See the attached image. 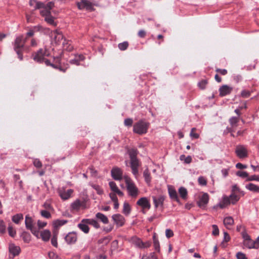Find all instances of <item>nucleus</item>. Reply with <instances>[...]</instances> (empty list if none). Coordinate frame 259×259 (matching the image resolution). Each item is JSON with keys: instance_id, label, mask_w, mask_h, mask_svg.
Masks as SVG:
<instances>
[{"instance_id": "obj_1", "label": "nucleus", "mask_w": 259, "mask_h": 259, "mask_svg": "<svg viewBox=\"0 0 259 259\" xmlns=\"http://www.w3.org/2000/svg\"><path fill=\"white\" fill-rule=\"evenodd\" d=\"M123 179L126 185L128 195L133 198H137L140 194V190L135 183L128 176H124Z\"/></svg>"}, {"instance_id": "obj_2", "label": "nucleus", "mask_w": 259, "mask_h": 259, "mask_svg": "<svg viewBox=\"0 0 259 259\" xmlns=\"http://www.w3.org/2000/svg\"><path fill=\"white\" fill-rule=\"evenodd\" d=\"M26 40L23 35H20L16 37L14 43V49L18 56L20 60L23 59L22 50Z\"/></svg>"}, {"instance_id": "obj_3", "label": "nucleus", "mask_w": 259, "mask_h": 259, "mask_svg": "<svg viewBox=\"0 0 259 259\" xmlns=\"http://www.w3.org/2000/svg\"><path fill=\"white\" fill-rule=\"evenodd\" d=\"M242 236L243 238V245L249 249L258 248L259 247V236L256 240L253 241L251 239L250 236L245 232L242 233Z\"/></svg>"}, {"instance_id": "obj_4", "label": "nucleus", "mask_w": 259, "mask_h": 259, "mask_svg": "<svg viewBox=\"0 0 259 259\" xmlns=\"http://www.w3.org/2000/svg\"><path fill=\"white\" fill-rule=\"evenodd\" d=\"M149 126V122L141 120L134 124L133 132L139 135L145 134L147 132Z\"/></svg>"}, {"instance_id": "obj_5", "label": "nucleus", "mask_w": 259, "mask_h": 259, "mask_svg": "<svg viewBox=\"0 0 259 259\" xmlns=\"http://www.w3.org/2000/svg\"><path fill=\"white\" fill-rule=\"evenodd\" d=\"M85 207V201L77 199L71 203L70 210L72 212H78L80 209H84Z\"/></svg>"}, {"instance_id": "obj_6", "label": "nucleus", "mask_w": 259, "mask_h": 259, "mask_svg": "<svg viewBox=\"0 0 259 259\" xmlns=\"http://www.w3.org/2000/svg\"><path fill=\"white\" fill-rule=\"evenodd\" d=\"M50 55V53L47 49L44 50L40 49L33 55V58L35 61L41 63L43 62L45 57H48Z\"/></svg>"}, {"instance_id": "obj_7", "label": "nucleus", "mask_w": 259, "mask_h": 259, "mask_svg": "<svg viewBox=\"0 0 259 259\" xmlns=\"http://www.w3.org/2000/svg\"><path fill=\"white\" fill-rule=\"evenodd\" d=\"M54 60L56 61V63H58V64H55L54 63H51V62L46 59H44V61L45 64L47 66H50L53 67V68L59 69L60 70L65 72L66 70L69 67L68 64H66V66H63L60 63V59L59 57L57 58H55Z\"/></svg>"}, {"instance_id": "obj_8", "label": "nucleus", "mask_w": 259, "mask_h": 259, "mask_svg": "<svg viewBox=\"0 0 259 259\" xmlns=\"http://www.w3.org/2000/svg\"><path fill=\"white\" fill-rule=\"evenodd\" d=\"M57 192L62 200H66L71 197L73 193V190L71 189L66 190V189L63 187L59 188L57 189Z\"/></svg>"}, {"instance_id": "obj_9", "label": "nucleus", "mask_w": 259, "mask_h": 259, "mask_svg": "<svg viewBox=\"0 0 259 259\" xmlns=\"http://www.w3.org/2000/svg\"><path fill=\"white\" fill-rule=\"evenodd\" d=\"M137 205L140 206L142 208V212L145 213V210H149L151 208V204L148 198L143 197L140 198L137 201Z\"/></svg>"}, {"instance_id": "obj_10", "label": "nucleus", "mask_w": 259, "mask_h": 259, "mask_svg": "<svg viewBox=\"0 0 259 259\" xmlns=\"http://www.w3.org/2000/svg\"><path fill=\"white\" fill-rule=\"evenodd\" d=\"M231 203L229 201V198L227 195H224L219 202L214 205L213 208L215 209L218 208L224 209L228 207Z\"/></svg>"}, {"instance_id": "obj_11", "label": "nucleus", "mask_w": 259, "mask_h": 259, "mask_svg": "<svg viewBox=\"0 0 259 259\" xmlns=\"http://www.w3.org/2000/svg\"><path fill=\"white\" fill-rule=\"evenodd\" d=\"M235 153L240 158H244L248 156V151L243 145H238L236 147Z\"/></svg>"}, {"instance_id": "obj_12", "label": "nucleus", "mask_w": 259, "mask_h": 259, "mask_svg": "<svg viewBox=\"0 0 259 259\" xmlns=\"http://www.w3.org/2000/svg\"><path fill=\"white\" fill-rule=\"evenodd\" d=\"M25 223L26 228L30 230L34 235H36L38 234V232L33 227L32 219L28 215L25 217Z\"/></svg>"}, {"instance_id": "obj_13", "label": "nucleus", "mask_w": 259, "mask_h": 259, "mask_svg": "<svg viewBox=\"0 0 259 259\" xmlns=\"http://www.w3.org/2000/svg\"><path fill=\"white\" fill-rule=\"evenodd\" d=\"M209 199V195L206 193H204L199 198L197 202L198 206L200 208H204L206 207Z\"/></svg>"}, {"instance_id": "obj_14", "label": "nucleus", "mask_w": 259, "mask_h": 259, "mask_svg": "<svg viewBox=\"0 0 259 259\" xmlns=\"http://www.w3.org/2000/svg\"><path fill=\"white\" fill-rule=\"evenodd\" d=\"M76 5L79 10L85 9L87 10H91L93 9L92 3L87 0H81L80 2L77 3Z\"/></svg>"}, {"instance_id": "obj_15", "label": "nucleus", "mask_w": 259, "mask_h": 259, "mask_svg": "<svg viewBox=\"0 0 259 259\" xmlns=\"http://www.w3.org/2000/svg\"><path fill=\"white\" fill-rule=\"evenodd\" d=\"M111 173L112 178L115 180L119 181L122 179V171L117 167H113L111 171Z\"/></svg>"}, {"instance_id": "obj_16", "label": "nucleus", "mask_w": 259, "mask_h": 259, "mask_svg": "<svg viewBox=\"0 0 259 259\" xmlns=\"http://www.w3.org/2000/svg\"><path fill=\"white\" fill-rule=\"evenodd\" d=\"M131 166L133 174L137 177L138 175V167L139 161L137 158L131 159Z\"/></svg>"}, {"instance_id": "obj_17", "label": "nucleus", "mask_w": 259, "mask_h": 259, "mask_svg": "<svg viewBox=\"0 0 259 259\" xmlns=\"http://www.w3.org/2000/svg\"><path fill=\"white\" fill-rule=\"evenodd\" d=\"M112 218L115 224L118 227H121L124 224V218L120 214H113Z\"/></svg>"}, {"instance_id": "obj_18", "label": "nucleus", "mask_w": 259, "mask_h": 259, "mask_svg": "<svg viewBox=\"0 0 259 259\" xmlns=\"http://www.w3.org/2000/svg\"><path fill=\"white\" fill-rule=\"evenodd\" d=\"M154 206L156 208L160 207H163V202L165 199V197L162 195L156 197L155 196L152 197Z\"/></svg>"}, {"instance_id": "obj_19", "label": "nucleus", "mask_w": 259, "mask_h": 259, "mask_svg": "<svg viewBox=\"0 0 259 259\" xmlns=\"http://www.w3.org/2000/svg\"><path fill=\"white\" fill-rule=\"evenodd\" d=\"M85 57L82 54H75L73 59L69 61V63L71 64L75 65H79L80 62L85 60Z\"/></svg>"}, {"instance_id": "obj_20", "label": "nucleus", "mask_w": 259, "mask_h": 259, "mask_svg": "<svg viewBox=\"0 0 259 259\" xmlns=\"http://www.w3.org/2000/svg\"><path fill=\"white\" fill-rule=\"evenodd\" d=\"M233 90V88L227 85H223L219 89L220 95L222 97L230 94Z\"/></svg>"}, {"instance_id": "obj_21", "label": "nucleus", "mask_w": 259, "mask_h": 259, "mask_svg": "<svg viewBox=\"0 0 259 259\" xmlns=\"http://www.w3.org/2000/svg\"><path fill=\"white\" fill-rule=\"evenodd\" d=\"M89 224L87 221L86 219H82L80 223L78 224V228L81 230L83 233L87 234L89 232L90 228L88 226Z\"/></svg>"}, {"instance_id": "obj_22", "label": "nucleus", "mask_w": 259, "mask_h": 259, "mask_svg": "<svg viewBox=\"0 0 259 259\" xmlns=\"http://www.w3.org/2000/svg\"><path fill=\"white\" fill-rule=\"evenodd\" d=\"M9 250L10 253L12 255V257L13 258L14 256L19 254L20 248L19 246H16L13 243H10L9 244Z\"/></svg>"}, {"instance_id": "obj_23", "label": "nucleus", "mask_w": 259, "mask_h": 259, "mask_svg": "<svg viewBox=\"0 0 259 259\" xmlns=\"http://www.w3.org/2000/svg\"><path fill=\"white\" fill-rule=\"evenodd\" d=\"M77 235L75 232H70L65 237V239L68 244H73L77 240Z\"/></svg>"}, {"instance_id": "obj_24", "label": "nucleus", "mask_w": 259, "mask_h": 259, "mask_svg": "<svg viewBox=\"0 0 259 259\" xmlns=\"http://www.w3.org/2000/svg\"><path fill=\"white\" fill-rule=\"evenodd\" d=\"M109 185L110 189L113 192L112 193H116L118 196L121 197L123 196V193L119 190L114 182H110Z\"/></svg>"}, {"instance_id": "obj_25", "label": "nucleus", "mask_w": 259, "mask_h": 259, "mask_svg": "<svg viewBox=\"0 0 259 259\" xmlns=\"http://www.w3.org/2000/svg\"><path fill=\"white\" fill-rule=\"evenodd\" d=\"M132 242L137 247L139 248H145L148 247L149 246L148 243L145 244L142 240L137 237H133L132 239Z\"/></svg>"}, {"instance_id": "obj_26", "label": "nucleus", "mask_w": 259, "mask_h": 259, "mask_svg": "<svg viewBox=\"0 0 259 259\" xmlns=\"http://www.w3.org/2000/svg\"><path fill=\"white\" fill-rule=\"evenodd\" d=\"M241 196L242 195L240 194L231 193L228 196L230 203L233 205L235 204L239 200Z\"/></svg>"}, {"instance_id": "obj_27", "label": "nucleus", "mask_w": 259, "mask_h": 259, "mask_svg": "<svg viewBox=\"0 0 259 259\" xmlns=\"http://www.w3.org/2000/svg\"><path fill=\"white\" fill-rule=\"evenodd\" d=\"M168 194L171 199L179 202V199L178 196L177 192L175 189L171 187H168Z\"/></svg>"}, {"instance_id": "obj_28", "label": "nucleus", "mask_w": 259, "mask_h": 259, "mask_svg": "<svg viewBox=\"0 0 259 259\" xmlns=\"http://www.w3.org/2000/svg\"><path fill=\"white\" fill-rule=\"evenodd\" d=\"M245 188L250 191L254 193H259V186L253 183H249L246 185Z\"/></svg>"}, {"instance_id": "obj_29", "label": "nucleus", "mask_w": 259, "mask_h": 259, "mask_svg": "<svg viewBox=\"0 0 259 259\" xmlns=\"http://www.w3.org/2000/svg\"><path fill=\"white\" fill-rule=\"evenodd\" d=\"M234 224V220L231 217H227L224 219V224L227 229H230Z\"/></svg>"}, {"instance_id": "obj_30", "label": "nucleus", "mask_w": 259, "mask_h": 259, "mask_svg": "<svg viewBox=\"0 0 259 259\" xmlns=\"http://www.w3.org/2000/svg\"><path fill=\"white\" fill-rule=\"evenodd\" d=\"M52 35L54 36V41L57 44L60 42L63 38L62 34L57 31H54L52 33Z\"/></svg>"}, {"instance_id": "obj_31", "label": "nucleus", "mask_w": 259, "mask_h": 259, "mask_svg": "<svg viewBox=\"0 0 259 259\" xmlns=\"http://www.w3.org/2000/svg\"><path fill=\"white\" fill-rule=\"evenodd\" d=\"M67 221L65 220H56L53 222V225L55 229L63 226L67 223Z\"/></svg>"}, {"instance_id": "obj_32", "label": "nucleus", "mask_w": 259, "mask_h": 259, "mask_svg": "<svg viewBox=\"0 0 259 259\" xmlns=\"http://www.w3.org/2000/svg\"><path fill=\"white\" fill-rule=\"evenodd\" d=\"M42 239L45 241H47L51 237V232L48 230H45L40 233Z\"/></svg>"}, {"instance_id": "obj_33", "label": "nucleus", "mask_w": 259, "mask_h": 259, "mask_svg": "<svg viewBox=\"0 0 259 259\" xmlns=\"http://www.w3.org/2000/svg\"><path fill=\"white\" fill-rule=\"evenodd\" d=\"M23 219V215L22 213H17L12 218V221L16 224H19Z\"/></svg>"}, {"instance_id": "obj_34", "label": "nucleus", "mask_w": 259, "mask_h": 259, "mask_svg": "<svg viewBox=\"0 0 259 259\" xmlns=\"http://www.w3.org/2000/svg\"><path fill=\"white\" fill-rule=\"evenodd\" d=\"M96 217L98 219L100 220L104 224H107L108 223V219L104 214L100 212H98L96 213Z\"/></svg>"}, {"instance_id": "obj_35", "label": "nucleus", "mask_w": 259, "mask_h": 259, "mask_svg": "<svg viewBox=\"0 0 259 259\" xmlns=\"http://www.w3.org/2000/svg\"><path fill=\"white\" fill-rule=\"evenodd\" d=\"M63 49L67 51L70 52L73 50V47L71 45L70 41L64 40L63 42Z\"/></svg>"}, {"instance_id": "obj_36", "label": "nucleus", "mask_w": 259, "mask_h": 259, "mask_svg": "<svg viewBox=\"0 0 259 259\" xmlns=\"http://www.w3.org/2000/svg\"><path fill=\"white\" fill-rule=\"evenodd\" d=\"M45 20L50 25L54 26H56L57 25V23L54 21V17L51 15V14L45 17Z\"/></svg>"}, {"instance_id": "obj_37", "label": "nucleus", "mask_w": 259, "mask_h": 259, "mask_svg": "<svg viewBox=\"0 0 259 259\" xmlns=\"http://www.w3.org/2000/svg\"><path fill=\"white\" fill-rule=\"evenodd\" d=\"M179 193L180 194V196L184 199H185L187 196V189L183 187H181L179 189Z\"/></svg>"}, {"instance_id": "obj_38", "label": "nucleus", "mask_w": 259, "mask_h": 259, "mask_svg": "<svg viewBox=\"0 0 259 259\" xmlns=\"http://www.w3.org/2000/svg\"><path fill=\"white\" fill-rule=\"evenodd\" d=\"M89 225H92L94 227H95L96 229H98L100 227V226L98 222L94 219H86Z\"/></svg>"}, {"instance_id": "obj_39", "label": "nucleus", "mask_w": 259, "mask_h": 259, "mask_svg": "<svg viewBox=\"0 0 259 259\" xmlns=\"http://www.w3.org/2000/svg\"><path fill=\"white\" fill-rule=\"evenodd\" d=\"M131 210L130 205L127 202H125L123 204L122 212L127 215L130 214Z\"/></svg>"}, {"instance_id": "obj_40", "label": "nucleus", "mask_w": 259, "mask_h": 259, "mask_svg": "<svg viewBox=\"0 0 259 259\" xmlns=\"http://www.w3.org/2000/svg\"><path fill=\"white\" fill-rule=\"evenodd\" d=\"M180 159L181 161H183L186 164H189L192 162V157L191 156H188L187 157L185 156V155H181L180 157Z\"/></svg>"}, {"instance_id": "obj_41", "label": "nucleus", "mask_w": 259, "mask_h": 259, "mask_svg": "<svg viewBox=\"0 0 259 259\" xmlns=\"http://www.w3.org/2000/svg\"><path fill=\"white\" fill-rule=\"evenodd\" d=\"M231 193H235L240 194L241 195H244L243 192L240 190V189L239 188L237 185H234L232 186Z\"/></svg>"}, {"instance_id": "obj_42", "label": "nucleus", "mask_w": 259, "mask_h": 259, "mask_svg": "<svg viewBox=\"0 0 259 259\" xmlns=\"http://www.w3.org/2000/svg\"><path fill=\"white\" fill-rule=\"evenodd\" d=\"M154 247L156 251L160 252V244L158 239L154 235L153 237Z\"/></svg>"}, {"instance_id": "obj_43", "label": "nucleus", "mask_w": 259, "mask_h": 259, "mask_svg": "<svg viewBox=\"0 0 259 259\" xmlns=\"http://www.w3.org/2000/svg\"><path fill=\"white\" fill-rule=\"evenodd\" d=\"M91 186L93 189H94L96 191L98 194L102 195L103 194L104 191L99 185L94 184H91Z\"/></svg>"}, {"instance_id": "obj_44", "label": "nucleus", "mask_w": 259, "mask_h": 259, "mask_svg": "<svg viewBox=\"0 0 259 259\" xmlns=\"http://www.w3.org/2000/svg\"><path fill=\"white\" fill-rule=\"evenodd\" d=\"M143 176L145 179V180L147 184L150 183L151 182V177H150V174L149 172V170L148 169H145L143 173Z\"/></svg>"}, {"instance_id": "obj_45", "label": "nucleus", "mask_w": 259, "mask_h": 259, "mask_svg": "<svg viewBox=\"0 0 259 259\" xmlns=\"http://www.w3.org/2000/svg\"><path fill=\"white\" fill-rule=\"evenodd\" d=\"M130 159L137 158V155L138 154V151L135 149H131L128 151Z\"/></svg>"}, {"instance_id": "obj_46", "label": "nucleus", "mask_w": 259, "mask_h": 259, "mask_svg": "<svg viewBox=\"0 0 259 259\" xmlns=\"http://www.w3.org/2000/svg\"><path fill=\"white\" fill-rule=\"evenodd\" d=\"M239 118L236 117H232L229 120L230 123L232 127H236Z\"/></svg>"}, {"instance_id": "obj_47", "label": "nucleus", "mask_w": 259, "mask_h": 259, "mask_svg": "<svg viewBox=\"0 0 259 259\" xmlns=\"http://www.w3.org/2000/svg\"><path fill=\"white\" fill-rule=\"evenodd\" d=\"M128 46V43L127 41H124L123 42L118 44V47L119 50L121 51H124L127 49Z\"/></svg>"}, {"instance_id": "obj_48", "label": "nucleus", "mask_w": 259, "mask_h": 259, "mask_svg": "<svg viewBox=\"0 0 259 259\" xmlns=\"http://www.w3.org/2000/svg\"><path fill=\"white\" fill-rule=\"evenodd\" d=\"M40 13L42 16L46 17L51 14V11L47 8H44L40 11Z\"/></svg>"}, {"instance_id": "obj_49", "label": "nucleus", "mask_w": 259, "mask_h": 259, "mask_svg": "<svg viewBox=\"0 0 259 259\" xmlns=\"http://www.w3.org/2000/svg\"><path fill=\"white\" fill-rule=\"evenodd\" d=\"M236 175L242 178H248L249 177L248 173L243 171H238L236 172Z\"/></svg>"}, {"instance_id": "obj_50", "label": "nucleus", "mask_w": 259, "mask_h": 259, "mask_svg": "<svg viewBox=\"0 0 259 259\" xmlns=\"http://www.w3.org/2000/svg\"><path fill=\"white\" fill-rule=\"evenodd\" d=\"M8 233L10 236L14 237L16 234V230L13 228L12 226H9L8 228Z\"/></svg>"}, {"instance_id": "obj_51", "label": "nucleus", "mask_w": 259, "mask_h": 259, "mask_svg": "<svg viewBox=\"0 0 259 259\" xmlns=\"http://www.w3.org/2000/svg\"><path fill=\"white\" fill-rule=\"evenodd\" d=\"M198 182L200 185L205 186L207 184L206 179L202 176L199 177L198 179Z\"/></svg>"}, {"instance_id": "obj_52", "label": "nucleus", "mask_w": 259, "mask_h": 259, "mask_svg": "<svg viewBox=\"0 0 259 259\" xmlns=\"http://www.w3.org/2000/svg\"><path fill=\"white\" fill-rule=\"evenodd\" d=\"M40 214L42 217L46 219H49L51 217V214L50 212L46 210H41Z\"/></svg>"}, {"instance_id": "obj_53", "label": "nucleus", "mask_w": 259, "mask_h": 259, "mask_svg": "<svg viewBox=\"0 0 259 259\" xmlns=\"http://www.w3.org/2000/svg\"><path fill=\"white\" fill-rule=\"evenodd\" d=\"M212 234L214 236H218L219 234V229L216 225H212Z\"/></svg>"}, {"instance_id": "obj_54", "label": "nucleus", "mask_w": 259, "mask_h": 259, "mask_svg": "<svg viewBox=\"0 0 259 259\" xmlns=\"http://www.w3.org/2000/svg\"><path fill=\"white\" fill-rule=\"evenodd\" d=\"M6 231V226L3 220H0V234H3Z\"/></svg>"}, {"instance_id": "obj_55", "label": "nucleus", "mask_w": 259, "mask_h": 259, "mask_svg": "<svg viewBox=\"0 0 259 259\" xmlns=\"http://www.w3.org/2000/svg\"><path fill=\"white\" fill-rule=\"evenodd\" d=\"M207 84V81L206 80H202L198 83V85L200 89L203 90L205 88Z\"/></svg>"}, {"instance_id": "obj_56", "label": "nucleus", "mask_w": 259, "mask_h": 259, "mask_svg": "<svg viewBox=\"0 0 259 259\" xmlns=\"http://www.w3.org/2000/svg\"><path fill=\"white\" fill-rule=\"evenodd\" d=\"M196 128H192L190 133V136L192 138L194 139H198L199 137V135L198 134L195 133Z\"/></svg>"}, {"instance_id": "obj_57", "label": "nucleus", "mask_w": 259, "mask_h": 259, "mask_svg": "<svg viewBox=\"0 0 259 259\" xmlns=\"http://www.w3.org/2000/svg\"><path fill=\"white\" fill-rule=\"evenodd\" d=\"M34 8L35 9H44L45 8V4L43 3L36 1V5Z\"/></svg>"}, {"instance_id": "obj_58", "label": "nucleus", "mask_w": 259, "mask_h": 259, "mask_svg": "<svg viewBox=\"0 0 259 259\" xmlns=\"http://www.w3.org/2000/svg\"><path fill=\"white\" fill-rule=\"evenodd\" d=\"M236 256L237 259H247L245 254L242 252H238L236 253Z\"/></svg>"}, {"instance_id": "obj_59", "label": "nucleus", "mask_w": 259, "mask_h": 259, "mask_svg": "<svg viewBox=\"0 0 259 259\" xmlns=\"http://www.w3.org/2000/svg\"><path fill=\"white\" fill-rule=\"evenodd\" d=\"M247 181H256L259 182V176L258 175H252L249 177L247 179Z\"/></svg>"}, {"instance_id": "obj_60", "label": "nucleus", "mask_w": 259, "mask_h": 259, "mask_svg": "<svg viewBox=\"0 0 259 259\" xmlns=\"http://www.w3.org/2000/svg\"><path fill=\"white\" fill-rule=\"evenodd\" d=\"M22 237L25 242L28 243L30 241V235L26 233H24L22 235Z\"/></svg>"}, {"instance_id": "obj_61", "label": "nucleus", "mask_w": 259, "mask_h": 259, "mask_svg": "<svg viewBox=\"0 0 259 259\" xmlns=\"http://www.w3.org/2000/svg\"><path fill=\"white\" fill-rule=\"evenodd\" d=\"M250 92L247 90H243L241 93V96L243 98H248L250 96Z\"/></svg>"}, {"instance_id": "obj_62", "label": "nucleus", "mask_w": 259, "mask_h": 259, "mask_svg": "<svg viewBox=\"0 0 259 259\" xmlns=\"http://www.w3.org/2000/svg\"><path fill=\"white\" fill-rule=\"evenodd\" d=\"M165 235L167 238H169L174 236V232L171 229H167L165 230Z\"/></svg>"}, {"instance_id": "obj_63", "label": "nucleus", "mask_w": 259, "mask_h": 259, "mask_svg": "<svg viewBox=\"0 0 259 259\" xmlns=\"http://www.w3.org/2000/svg\"><path fill=\"white\" fill-rule=\"evenodd\" d=\"M48 255L50 259H59L58 255L53 251L49 252Z\"/></svg>"}, {"instance_id": "obj_64", "label": "nucleus", "mask_w": 259, "mask_h": 259, "mask_svg": "<svg viewBox=\"0 0 259 259\" xmlns=\"http://www.w3.org/2000/svg\"><path fill=\"white\" fill-rule=\"evenodd\" d=\"M133 120L131 118H126L124 121V124L125 126H130L132 125Z\"/></svg>"}]
</instances>
